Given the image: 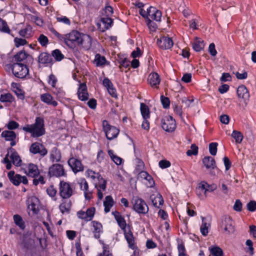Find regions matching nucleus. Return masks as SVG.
<instances>
[{"label": "nucleus", "instance_id": "1", "mask_svg": "<svg viewBox=\"0 0 256 256\" xmlns=\"http://www.w3.org/2000/svg\"><path fill=\"white\" fill-rule=\"evenodd\" d=\"M64 43L70 48H73L76 45H82L83 47L88 48L91 45V38L88 36H82L76 30H73L68 34L64 36Z\"/></svg>", "mask_w": 256, "mask_h": 256}, {"label": "nucleus", "instance_id": "2", "mask_svg": "<svg viewBox=\"0 0 256 256\" xmlns=\"http://www.w3.org/2000/svg\"><path fill=\"white\" fill-rule=\"evenodd\" d=\"M22 130L31 134L32 137H40L45 133L44 120L42 118L37 117L34 124H27L22 127Z\"/></svg>", "mask_w": 256, "mask_h": 256}, {"label": "nucleus", "instance_id": "3", "mask_svg": "<svg viewBox=\"0 0 256 256\" xmlns=\"http://www.w3.org/2000/svg\"><path fill=\"white\" fill-rule=\"evenodd\" d=\"M12 70L14 75L19 78H26L29 73L27 64H25L14 62L12 65Z\"/></svg>", "mask_w": 256, "mask_h": 256}, {"label": "nucleus", "instance_id": "4", "mask_svg": "<svg viewBox=\"0 0 256 256\" xmlns=\"http://www.w3.org/2000/svg\"><path fill=\"white\" fill-rule=\"evenodd\" d=\"M132 209L139 214H146L148 211V208L146 202L138 196H134L131 200Z\"/></svg>", "mask_w": 256, "mask_h": 256}, {"label": "nucleus", "instance_id": "5", "mask_svg": "<svg viewBox=\"0 0 256 256\" xmlns=\"http://www.w3.org/2000/svg\"><path fill=\"white\" fill-rule=\"evenodd\" d=\"M59 194L63 200L68 199L74 194V189L72 184L64 180L59 184Z\"/></svg>", "mask_w": 256, "mask_h": 256}, {"label": "nucleus", "instance_id": "6", "mask_svg": "<svg viewBox=\"0 0 256 256\" xmlns=\"http://www.w3.org/2000/svg\"><path fill=\"white\" fill-rule=\"evenodd\" d=\"M102 130L105 133L106 138L108 140L116 138L120 132L119 129L110 125L106 120L102 121Z\"/></svg>", "mask_w": 256, "mask_h": 256}, {"label": "nucleus", "instance_id": "7", "mask_svg": "<svg viewBox=\"0 0 256 256\" xmlns=\"http://www.w3.org/2000/svg\"><path fill=\"white\" fill-rule=\"evenodd\" d=\"M161 127L166 132H172L176 128V122L171 116H165L162 120Z\"/></svg>", "mask_w": 256, "mask_h": 256}, {"label": "nucleus", "instance_id": "8", "mask_svg": "<svg viewBox=\"0 0 256 256\" xmlns=\"http://www.w3.org/2000/svg\"><path fill=\"white\" fill-rule=\"evenodd\" d=\"M234 222L231 217L228 216H224L222 217L220 223V227L224 232H227L228 234L232 233L234 230Z\"/></svg>", "mask_w": 256, "mask_h": 256}, {"label": "nucleus", "instance_id": "9", "mask_svg": "<svg viewBox=\"0 0 256 256\" xmlns=\"http://www.w3.org/2000/svg\"><path fill=\"white\" fill-rule=\"evenodd\" d=\"M48 176L50 177H62L66 176V174L62 164H53L49 168Z\"/></svg>", "mask_w": 256, "mask_h": 256}, {"label": "nucleus", "instance_id": "10", "mask_svg": "<svg viewBox=\"0 0 256 256\" xmlns=\"http://www.w3.org/2000/svg\"><path fill=\"white\" fill-rule=\"evenodd\" d=\"M8 176L10 182L15 186H18L22 182L24 184H28V180L26 176L16 174L13 170L10 171L8 173Z\"/></svg>", "mask_w": 256, "mask_h": 256}, {"label": "nucleus", "instance_id": "11", "mask_svg": "<svg viewBox=\"0 0 256 256\" xmlns=\"http://www.w3.org/2000/svg\"><path fill=\"white\" fill-rule=\"evenodd\" d=\"M14 60L16 62L25 64H26L32 63L33 58L28 54L24 50H21L18 52L14 57Z\"/></svg>", "mask_w": 256, "mask_h": 256}, {"label": "nucleus", "instance_id": "12", "mask_svg": "<svg viewBox=\"0 0 256 256\" xmlns=\"http://www.w3.org/2000/svg\"><path fill=\"white\" fill-rule=\"evenodd\" d=\"M30 152L34 154H39L42 156H45L48 153V150L44 146L38 142H35L31 144Z\"/></svg>", "mask_w": 256, "mask_h": 256}, {"label": "nucleus", "instance_id": "13", "mask_svg": "<svg viewBox=\"0 0 256 256\" xmlns=\"http://www.w3.org/2000/svg\"><path fill=\"white\" fill-rule=\"evenodd\" d=\"M164 30L165 28L161 29V49L170 50L172 47L174 42L168 34H164Z\"/></svg>", "mask_w": 256, "mask_h": 256}, {"label": "nucleus", "instance_id": "14", "mask_svg": "<svg viewBox=\"0 0 256 256\" xmlns=\"http://www.w3.org/2000/svg\"><path fill=\"white\" fill-rule=\"evenodd\" d=\"M68 162L74 173L84 170V166L80 160L72 156L68 160Z\"/></svg>", "mask_w": 256, "mask_h": 256}, {"label": "nucleus", "instance_id": "15", "mask_svg": "<svg viewBox=\"0 0 256 256\" xmlns=\"http://www.w3.org/2000/svg\"><path fill=\"white\" fill-rule=\"evenodd\" d=\"M237 94L239 98L243 100L244 102L246 104L249 100L250 94L246 86L244 85H241L237 88Z\"/></svg>", "mask_w": 256, "mask_h": 256}, {"label": "nucleus", "instance_id": "16", "mask_svg": "<svg viewBox=\"0 0 256 256\" xmlns=\"http://www.w3.org/2000/svg\"><path fill=\"white\" fill-rule=\"evenodd\" d=\"M77 94L78 98L80 100L85 101L88 100V94L87 90V86L85 83L80 84Z\"/></svg>", "mask_w": 256, "mask_h": 256}, {"label": "nucleus", "instance_id": "17", "mask_svg": "<svg viewBox=\"0 0 256 256\" xmlns=\"http://www.w3.org/2000/svg\"><path fill=\"white\" fill-rule=\"evenodd\" d=\"M100 22L104 26L102 27L101 24L98 23L97 24L98 28L102 32H104L106 30L109 29L112 26L113 24V20L109 17L106 16L100 18Z\"/></svg>", "mask_w": 256, "mask_h": 256}, {"label": "nucleus", "instance_id": "18", "mask_svg": "<svg viewBox=\"0 0 256 256\" xmlns=\"http://www.w3.org/2000/svg\"><path fill=\"white\" fill-rule=\"evenodd\" d=\"M39 200L36 196H32L28 200V208L34 214H37L39 212Z\"/></svg>", "mask_w": 256, "mask_h": 256}, {"label": "nucleus", "instance_id": "19", "mask_svg": "<svg viewBox=\"0 0 256 256\" xmlns=\"http://www.w3.org/2000/svg\"><path fill=\"white\" fill-rule=\"evenodd\" d=\"M8 152L11 154L10 158L11 159L13 164L16 166H20L22 161L20 157L16 150L11 147L8 149Z\"/></svg>", "mask_w": 256, "mask_h": 256}, {"label": "nucleus", "instance_id": "20", "mask_svg": "<svg viewBox=\"0 0 256 256\" xmlns=\"http://www.w3.org/2000/svg\"><path fill=\"white\" fill-rule=\"evenodd\" d=\"M103 85L106 88L110 94L113 98H116L117 93L112 83L108 78H104L103 80Z\"/></svg>", "mask_w": 256, "mask_h": 256}, {"label": "nucleus", "instance_id": "21", "mask_svg": "<svg viewBox=\"0 0 256 256\" xmlns=\"http://www.w3.org/2000/svg\"><path fill=\"white\" fill-rule=\"evenodd\" d=\"M38 62L48 66L53 64V59L52 56L48 52H42L38 56Z\"/></svg>", "mask_w": 256, "mask_h": 256}, {"label": "nucleus", "instance_id": "22", "mask_svg": "<svg viewBox=\"0 0 256 256\" xmlns=\"http://www.w3.org/2000/svg\"><path fill=\"white\" fill-rule=\"evenodd\" d=\"M148 20H154L156 22H160V12L155 7L150 6L148 9Z\"/></svg>", "mask_w": 256, "mask_h": 256}, {"label": "nucleus", "instance_id": "23", "mask_svg": "<svg viewBox=\"0 0 256 256\" xmlns=\"http://www.w3.org/2000/svg\"><path fill=\"white\" fill-rule=\"evenodd\" d=\"M112 214L116 220L118 226L122 230L125 231L126 230V223L124 218L122 216L120 212L116 210L112 212Z\"/></svg>", "mask_w": 256, "mask_h": 256}, {"label": "nucleus", "instance_id": "24", "mask_svg": "<svg viewBox=\"0 0 256 256\" xmlns=\"http://www.w3.org/2000/svg\"><path fill=\"white\" fill-rule=\"evenodd\" d=\"M148 80L152 88H158V86L160 82V78L158 73H151L148 76Z\"/></svg>", "mask_w": 256, "mask_h": 256}, {"label": "nucleus", "instance_id": "25", "mask_svg": "<svg viewBox=\"0 0 256 256\" xmlns=\"http://www.w3.org/2000/svg\"><path fill=\"white\" fill-rule=\"evenodd\" d=\"M202 163L207 169L214 170L216 168L215 160L210 156H204L202 159Z\"/></svg>", "mask_w": 256, "mask_h": 256}, {"label": "nucleus", "instance_id": "26", "mask_svg": "<svg viewBox=\"0 0 256 256\" xmlns=\"http://www.w3.org/2000/svg\"><path fill=\"white\" fill-rule=\"evenodd\" d=\"M124 232V237L128 244V246L132 250L136 249V246L134 244V237L131 230H129L128 232H126V230Z\"/></svg>", "mask_w": 256, "mask_h": 256}, {"label": "nucleus", "instance_id": "27", "mask_svg": "<svg viewBox=\"0 0 256 256\" xmlns=\"http://www.w3.org/2000/svg\"><path fill=\"white\" fill-rule=\"evenodd\" d=\"M62 158L61 152L56 147H54L52 148L50 158L52 162H59L60 161Z\"/></svg>", "mask_w": 256, "mask_h": 256}, {"label": "nucleus", "instance_id": "28", "mask_svg": "<svg viewBox=\"0 0 256 256\" xmlns=\"http://www.w3.org/2000/svg\"><path fill=\"white\" fill-rule=\"evenodd\" d=\"M92 224L94 228L93 231L94 236L96 238L98 239L100 238V233L102 232V226L100 222L96 221H92Z\"/></svg>", "mask_w": 256, "mask_h": 256}, {"label": "nucleus", "instance_id": "29", "mask_svg": "<svg viewBox=\"0 0 256 256\" xmlns=\"http://www.w3.org/2000/svg\"><path fill=\"white\" fill-rule=\"evenodd\" d=\"M193 49L197 52H200L204 48V44L201 38L196 37L194 42L192 43Z\"/></svg>", "mask_w": 256, "mask_h": 256}, {"label": "nucleus", "instance_id": "30", "mask_svg": "<svg viewBox=\"0 0 256 256\" xmlns=\"http://www.w3.org/2000/svg\"><path fill=\"white\" fill-rule=\"evenodd\" d=\"M72 206V202L68 199L64 200L62 202L59 206L60 211L64 214V212H69Z\"/></svg>", "mask_w": 256, "mask_h": 256}, {"label": "nucleus", "instance_id": "31", "mask_svg": "<svg viewBox=\"0 0 256 256\" xmlns=\"http://www.w3.org/2000/svg\"><path fill=\"white\" fill-rule=\"evenodd\" d=\"M27 174L32 178H35L40 174V172L36 165L33 164H30L28 168Z\"/></svg>", "mask_w": 256, "mask_h": 256}, {"label": "nucleus", "instance_id": "32", "mask_svg": "<svg viewBox=\"0 0 256 256\" xmlns=\"http://www.w3.org/2000/svg\"><path fill=\"white\" fill-rule=\"evenodd\" d=\"M53 98L49 94H44L41 95V100L44 102L56 106L58 102L56 100H53Z\"/></svg>", "mask_w": 256, "mask_h": 256}, {"label": "nucleus", "instance_id": "33", "mask_svg": "<svg viewBox=\"0 0 256 256\" xmlns=\"http://www.w3.org/2000/svg\"><path fill=\"white\" fill-rule=\"evenodd\" d=\"M114 204V200L111 196H108L105 198L104 202V212L108 213L110 211L111 208Z\"/></svg>", "mask_w": 256, "mask_h": 256}, {"label": "nucleus", "instance_id": "34", "mask_svg": "<svg viewBox=\"0 0 256 256\" xmlns=\"http://www.w3.org/2000/svg\"><path fill=\"white\" fill-rule=\"evenodd\" d=\"M94 184L96 188H102V191H104L106 187V181L100 175L94 182Z\"/></svg>", "mask_w": 256, "mask_h": 256}, {"label": "nucleus", "instance_id": "35", "mask_svg": "<svg viewBox=\"0 0 256 256\" xmlns=\"http://www.w3.org/2000/svg\"><path fill=\"white\" fill-rule=\"evenodd\" d=\"M14 224L18 226L20 230H24L26 228L25 222L22 216L19 214H14L13 216Z\"/></svg>", "mask_w": 256, "mask_h": 256}, {"label": "nucleus", "instance_id": "36", "mask_svg": "<svg viewBox=\"0 0 256 256\" xmlns=\"http://www.w3.org/2000/svg\"><path fill=\"white\" fill-rule=\"evenodd\" d=\"M2 137L4 138L6 140H15L16 138V134L12 130H4L1 134Z\"/></svg>", "mask_w": 256, "mask_h": 256}, {"label": "nucleus", "instance_id": "37", "mask_svg": "<svg viewBox=\"0 0 256 256\" xmlns=\"http://www.w3.org/2000/svg\"><path fill=\"white\" fill-rule=\"evenodd\" d=\"M140 112L144 120L150 118V110L148 107L144 104H140Z\"/></svg>", "mask_w": 256, "mask_h": 256}, {"label": "nucleus", "instance_id": "38", "mask_svg": "<svg viewBox=\"0 0 256 256\" xmlns=\"http://www.w3.org/2000/svg\"><path fill=\"white\" fill-rule=\"evenodd\" d=\"M209 249L210 254L213 256H224L222 249L218 246L210 248Z\"/></svg>", "mask_w": 256, "mask_h": 256}, {"label": "nucleus", "instance_id": "39", "mask_svg": "<svg viewBox=\"0 0 256 256\" xmlns=\"http://www.w3.org/2000/svg\"><path fill=\"white\" fill-rule=\"evenodd\" d=\"M19 34L25 38H28L32 35V31L30 28H26L20 30L19 31Z\"/></svg>", "mask_w": 256, "mask_h": 256}, {"label": "nucleus", "instance_id": "40", "mask_svg": "<svg viewBox=\"0 0 256 256\" xmlns=\"http://www.w3.org/2000/svg\"><path fill=\"white\" fill-rule=\"evenodd\" d=\"M106 61V59L104 56H102L99 54H97L95 56L94 62L97 66L104 65Z\"/></svg>", "mask_w": 256, "mask_h": 256}, {"label": "nucleus", "instance_id": "41", "mask_svg": "<svg viewBox=\"0 0 256 256\" xmlns=\"http://www.w3.org/2000/svg\"><path fill=\"white\" fill-rule=\"evenodd\" d=\"M231 136L235 140L236 142L238 144L242 142L244 138L243 134L241 132L236 130H233Z\"/></svg>", "mask_w": 256, "mask_h": 256}, {"label": "nucleus", "instance_id": "42", "mask_svg": "<svg viewBox=\"0 0 256 256\" xmlns=\"http://www.w3.org/2000/svg\"><path fill=\"white\" fill-rule=\"evenodd\" d=\"M52 57L53 56L56 61H60L64 58V55L61 52L56 49L52 51Z\"/></svg>", "mask_w": 256, "mask_h": 256}, {"label": "nucleus", "instance_id": "43", "mask_svg": "<svg viewBox=\"0 0 256 256\" xmlns=\"http://www.w3.org/2000/svg\"><path fill=\"white\" fill-rule=\"evenodd\" d=\"M96 212V208L94 207H91L87 209L85 212L86 218V222L90 221L94 218Z\"/></svg>", "mask_w": 256, "mask_h": 256}, {"label": "nucleus", "instance_id": "44", "mask_svg": "<svg viewBox=\"0 0 256 256\" xmlns=\"http://www.w3.org/2000/svg\"><path fill=\"white\" fill-rule=\"evenodd\" d=\"M150 199L153 206L156 208H160V194H158L156 196L154 195H152L150 197Z\"/></svg>", "mask_w": 256, "mask_h": 256}, {"label": "nucleus", "instance_id": "45", "mask_svg": "<svg viewBox=\"0 0 256 256\" xmlns=\"http://www.w3.org/2000/svg\"><path fill=\"white\" fill-rule=\"evenodd\" d=\"M86 174L88 178H90L92 179L94 182L97 178L100 176V174L98 172H96L94 171L91 170H88L86 172Z\"/></svg>", "mask_w": 256, "mask_h": 256}, {"label": "nucleus", "instance_id": "46", "mask_svg": "<svg viewBox=\"0 0 256 256\" xmlns=\"http://www.w3.org/2000/svg\"><path fill=\"white\" fill-rule=\"evenodd\" d=\"M0 31L10 34V30L8 28L6 22L0 18Z\"/></svg>", "mask_w": 256, "mask_h": 256}, {"label": "nucleus", "instance_id": "47", "mask_svg": "<svg viewBox=\"0 0 256 256\" xmlns=\"http://www.w3.org/2000/svg\"><path fill=\"white\" fill-rule=\"evenodd\" d=\"M13 96L10 94L7 93L1 94L0 101L2 102H12L13 101Z\"/></svg>", "mask_w": 256, "mask_h": 256}, {"label": "nucleus", "instance_id": "48", "mask_svg": "<svg viewBox=\"0 0 256 256\" xmlns=\"http://www.w3.org/2000/svg\"><path fill=\"white\" fill-rule=\"evenodd\" d=\"M170 104V101L168 98L166 97L164 95H161V104L164 108H169Z\"/></svg>", "mask_w": 256, "mask_h": 256}, {"label": "nucleus", "instance_id": "49", "mask_svg": "<svg viewBox=\"0 0 256 256\" xmlns=\"http://www.w3.org/2000/svg\"><path fill=\"white\" fill-rule=\"evenodd\" d=\"M190 150H188L186 152V154L188 156H192V155L196 156L198 154V146L195 144H192L190 146Z\"/></svg>", "mask_w": 256, "mask_h": 256}, {"label": "nucleus", "instance_id": "50", "mask_svg": "<svg viewBox=\"0 0 256 256\" xmlns=\"http://www.w3.org/2000/svg\"><path fill=\"white\" fill-rule=\"evenodd\" d=\"M218 146V144L217 142H211L209 144V152L212 156L216 155Z\"/></svg>", "mask_w": 256, "mask_h": 256}, {"label": "nucleus", "instance_id": "51", "mask_svg": "<svg viewBox=\"0 0 256 256\" xmlns=\"http://www.w3.org/2000/svg\"><path fill=\"white\" fill-rule=\"evenodd\" d=\"M38 40L42 46H46L48 42V38L43 34H40Z\"/></svg>", "mask_w": 256, "mask_h": 256}, {"label": "nucleus", "instance_id": "52", "mask_svg": "<svg viewBox=\"0 0 256 256\" xmlns=\"http://www.w3.org/2000/svg\"><path fill=\"white\" fill-rule=\"evenodd\" d=\"M31 20L34 22L37 26H42L44 22L42 18L36 16H31Z\"/></svg>", "mask_w": 256, "mask_h": 256}, {"label": "nucleus", "instance_id": "53", "mask_svg": "<svg viewBox=\"0 0 256 256\" xmlns=\"http://www.w3.org/2000/svg\"><path fill=\"white\" fill-rule=\"evenodd\" d=\"M80 189L83 191H86L88 188V182L84 178H82L78 182Z\"/></svg>", "mask_w": 256, "mask_h": 256}, {"label": "nucleus", "instance_id": "54", "mask_svg": "<svg viewBox=\"0 0 256 256\" xmlns=\"http://www.w3.org/2000/svg\"><path fill=\"white\" fill-rule=\"evenodd\" d=\"M14 42L16 47L24 46L28 43L27 41L25 39L18 38H16L14 39Z\"/></svg>", "mask_w": 256, "mask_h": 256}, {"label": "nucleus", "instance_id": "55", "mask_svg": "<svg viewBox=\"0 0 256 256\" xmlns=\"http://www.w3.org/2000/svg\"><path fill=\"white\" fill-rule=\"evenodd\" d=\"M204 220V218H202V223L200 226V232L204 236H206L208 232V226H207V223L203 222Z\"/></svg>", "mask_w": 256, "mask_h": 256}, {"label": "nucleus", "instance_id": "56", "mask_svg": "<svg viewBox=\"0 0 256 256\" xmlns=\"http://www.w3.org/2000/svg\"><path fill=\"white\" fill-rule=\"evenodd\" d=\"M144 167V162L141 160L137 158V164L135 169L136 172H139L142 170Z\"/></svg>", "mask_w": 256, "mask_h": 256}, {"label": "nucleus", "instance_id": "57", "mask_svg": "<svg viewBox=\"0 0 256 256\" xmlns=\"http://www.w3.org/2000/svg\"><path fill=\"white\" fill-rule=\"evenodd\" d=\"M242 204L241 201L238 199L236 200L233 206V209L236 212H240L242 210Z\"/></svg>", "mask_w": 256, "mask_h": 256}, {"label": "nucleus", "instance_id": "58", "mask_svg": "<svg viewBox=\"0 0 256 256\" xmlns=\"http://www.w3.org/2000/svg\"><path fill=\"white\" fill-rule=\"evenodd\" d=\"M57 81V78L54 74H51L50 75L48 83L51 85L53 88H55Z\"/></svg>", "mask_w": 256, "mask_h": 256}, {"label": "nucleus", "instance_id": "59", "mask_svg": "<svg viewBox=\"0 0 256 256\" xmlns=\"http://www.w3.org/2000/svg\"><path fill=\"white\" fill-rule=\"evenodd\" d=\"M56 20L58 22H62L67 25H70V22L69 18L66 16H60L56 17Z\"/></svg>", "mask_w": 256, "mask_h": 256}, {"label": "nucleus", "instance_id": "60", "mask_svg": "<svg viewBox=\"0 0 256 256\" xmlns=\"http://www.w3.org/2000/svg\"><path fill=\"white\" fill-rule=\"evenodd\" d=\"M6 126L8 130H13L18 128L19 124L14 120H10L7 124Z\"/></svg>", "mask_w": 256, "mask_h": 256}, {"label": "nucleus", "instance_id": "61", "mask_svg": "<svg viewBox=\"0 0 256 256\" xmlns=\"http://www.w3.org/2000/svg\"><path fill=\"white\" fill-rule=\"evenodd\" d=\"M246 207L250 212H254L256 210V202L250 200L247 204Z\"/></svg>", "mask_w": 256, "mask_h": 256}, {"label": "nucleus", "instance_id": "62", "mask_svg": "<svg viewBox=\"0 0 256 256\" xmlns=\"http://www.w3.org/2000/svg\"><path fill=\"white\" fill-rule=\"evenodd\" d=\"M56 190L54 188V186L52 185L50 186L46 189V192L51 197H54L56 195Z\"/></svg>", "mask_w": 256, "mask_h": 256}, {"label": "nucleus", "instance_id": "63", "mask_svg": "<svg viewBox=\"0 0 256 256\" xmlns=\"http://www.w3.org/2000/svg\"><path fill=\"white\" fill-rule=\"evenodd\" d=\"M144 180L146 182H144L148 187H152L154 184L153 178L149 174L148 176H146V178L144 179Z\"/></svg>", "mask_w": 256, "mask_h": 256}, {"label": "nucleus", "instance_id": "64", "mask_svg": "<svg viewBox=\"0 0 256 256\" xmlns=\"http://www.w3.org/2000/svg\"><path fill=\"white\" fill-rule=\"evenodd\" d=\"M108 246L106 244L103 246V252L99 254L98 256H112L108 250Z\"/></svg>", "mask_w": 256, "mask_h": 256}]
</instances>
